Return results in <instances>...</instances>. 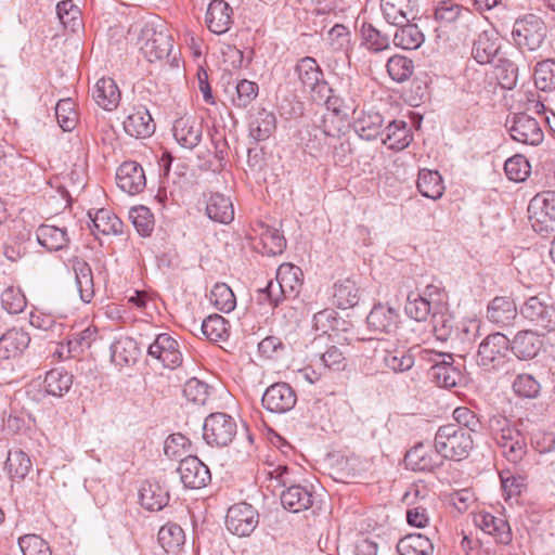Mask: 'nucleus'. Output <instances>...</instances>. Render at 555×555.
Here are the masks:
<instances>
[{"mask_svg":"<svg viewBox=\"0 0 555 555\" xmlns=\"http://www.w3.org/2000/svg\"><path fill=\"white\" fill-rule=\"evenodd\" d=\"M474 525L485 533L492 535L498 543L508 544L512 541V532L508 522L502 517H496L488 512L479 511L473 515Z\"/></svg>","mask_w":555,"mask_h":555,"instance_id":"17","label":"nucleus"},{"mask_svg":"<svg viewBox=\"0 0 555 555\" xmlns=\"http://www.w3.org/2000/svg\"><path fill=\"white\" fill-rule=\"evenodd\" d=\"M0 302L2 308L11 314L21 313L27 305L26 297L22 291L13 286L2 292Z\"/></svg>","mask_w":555,"mask_h":555,"instance_id":"57","label":"nucleus"},{"mask_svg":"<svg viewBox=\"0 0 555 555\" xmlns=\"http://www.w3.org/2000/svg\"><path fill=\"white\" fill-rule=\"evenodd\" d=\"M487 314L493 323L509 325L517 317L516 304L509 297H495L489 304Z\"/></svg>","mask_w":555,"mask_h":555,"instance_id":"33","label":"nucleus"},{"mask_svg":"<svg viewBox=\"0 0 555 555\" xmlns=\"http://www.w3.org/2000/svg\"><path fill=\"white\" fill-rule=\"evenodd\" d=\"M88 216L92 222L90 225L93 233H102L104 235H118L122 233L124 223L119 217L111 209L101 208L92 214L89 210Z\"/></svg>","mask_w":555,"mask_h":555,"instance_id":"29","label":"nucleus"},{"mask_svg":"<svg viewBox=\"0 0 555 555\" xmlns=\"http://www.w3.org/2000/svg\"><path fill=\"white\" fill-rule=\"evenodd\" d=\"M405 313L411 319L417 322H424L428 319V317L433 313L437 312V310L430 306V304L422 298L418 294H410L408 296V300L404 307Z\"/></svg>","mask_w":555,"mask_h":555,"instance_id":"51","label":"nucleus"},{"mask_svg":"<svg viewBox=\"0 0 555 555\" xmlns=\"http://www.w3.org/2000/svg\"><path fill=\"white\" fill-rule=\"evenodd\" d=\"M150 357L158 360L165 367L175 369L182 362V353L178 341L169 334H159L149 346Z\"/></svg>","mask_w":555,"mask_h":555,"instance_id":"14","label":"nucleus"},{"mask_svg":"<svg viewBox=\"0 0 555 555\" xmlns=\"http://www.w3.org/2000/svg\"><path fill=\"white\" fill-rule=\"evenodd\" d=\"M169 492L158 482L145 481L140 489V503L149 511H160L169 502Z\"/></svg>","mask_w":555,"mask_h":555,"instance_id":"31","label":"nucleus"},{"mask_svg":"<svg viewBox=\"0 0 555 555\" xmlns=\"http://www.w3.org/2000/svg\"><path fill=\"white\" fill-rule=\"evenodd\" d=\"M496 441L502 450V454L511 464L509 467L502 468L500 472L503 496L511 506H517L520 504V430L517 425L507 423L503 426Z\"/></svg>","mask_w":555,"mask_h":555,"instance_id":"1","label":"nucleus"},{"mask_svg":"<svg viewBox=\"0 0 555 555\" xmlns=\"http://www.w3.org/2000/svg\"><path fill=\"white\" fill-rule=\"evenodd\" d=\"M361 36L366 48L374 52L386 50L389 47L388 37L382 35L372 24L364 23L362 25Z\"/></svg>","mask_w":555,"mask_h":555,"instance_id":"58","label":"nucleus"},{"mask_svg":"<svg viewBox=\"0 0 555 555\" xmlns=\"http://www.w3.org/2000/svg\"><path fill=\"white\" fill-rule=\"evenodd\" d=\"M435 447L442 459L461 461L466 459L473 449L472 434L454 424L440 426L435 436Z\"/></svg>","mask_w":555,"mask_h":555,"instance_id":"3","label":"nucleus"},{"mask_svg":"<svg viewBox=\"0 0 555 555\" xmlns=\"http://www.w3.org/2000/svg\"><path fill=\"white\" fill-rule=\"evenodd\" d=\"M206 214L215 222L229 224L234 219L233 203L229 196L214 193L207 201Z\"/></svg>","mask_w":555,"mask_h":555,"instance_id":"30","label":"nucleus"},{"mask_svg":"<svg viewBox=\"0 0 555 555\" xmlns=\"http://www.w3.org/2000/svg\"><path fill=\"white\" fill-rule=\"evenodd\" d=\"M183 396L190 402L205 404L208 399V386L197 378H191L183 386Z\"/></svg>","mask_w":555,"mask_h":555,"instance_id":"60","label":"nucleus"},{"mask_svg":"<svg viewBox=\"0 0 555 555\" xmlns=\"http://www.w3.org/2000/svg\"><path fill=\"white\" fill-rule=\"evenodd\" d=\"M172 131L176 141L181 146L192 150L202 140L203 125L195 117L185 115L175 121Z\"/></svg>","mask_w":555,"mask_h":555,"instance_id":"19","label":"nucleus"},{"mask_svg":"<svg viewBox=\"0 0 555 555\" xmlns=\"http://www.w3.org/2000/svg\"><path fill=\"white\" fill-rule=\"evenodd\" d=\"M404 463L414 472H431L443 464V459L436 447L418 443L406 452Z\"/></svg>","mask_w":555,"mask_h":555,"instance_id":"13","label":"nucleus"},{"mask_svg":"<svg viewBox=\"0 0 555 555\" xmlns=\"http://www.w3.org/2000/svg\"><path fill=\"white\" fill-rule=\"evenodd\" d=\"M178 473L185 488L199 489L210 481L209 468L197 457L186 456L180 461Z\"/></svg>","mask_w":555,"mask_h":555,"instance_id":"15","label":"nucleus"},{"mask_svg":"<svg viewBox=\"0 0 555 555\" xmlns=\"http://www.w3.org/2000/svg\"><path fill=\"white\" fill-rule=\"evenodd\" d=\"M498 38L488 31L479 34L473 46V56L480 64L491 63L499 51Z\"/></svg>","mask_w":555,"mask_h":555,"instance_id":"47","label":"nucleus"},{"mask_svg":"<svg viewBox=\"0 0 555 555\" xmlns=\"http://www.w3.org/2000/svg\"><path fill=\"white\" fill-rule=\"evenodd\" d=\"M542 346V338L537 332L522 330V360L533 359Z\"/></svg>","mask_w":555,"mask_h":555,"instance_id":"62","label":"nucleus"},{"mask_svg":"<svg viewBox=\"0 0 555 555\" xmlns=\"http://www.w3.org/2000/svg\"><path fill=\"white\" fill-rule=\"evenodd\" d=\"M417 189L423 196L438 199L443 195L444 184L438 171L422 169L418 173Z\"/></svg>","mask_w":555,"mask_h":555,"instance_id":"39","label":"nucleus"},{"mask_svg":"<svg viewBox=\"0 0 555 555\" xmlns=\"http://www.w3.org/2000/svg\"><path fill=\"white\" fill-rule=\"evenodd\" d=\"M295 72L305 91L310 92L313 102L321 103L325 98V93L332 92V89L324 79L321 67L313 57L306 56L299 60Z\"/></svg>","mask_w":555,"mask_h":555,"instance_id":"6","label":"nucleus"},{"mask_svg":"<svg viewBox=\"0 0 555 555\" xmlns=\"http://www.w3.org/2000/svg\"><path fill=\"white\" fill-rule=\"evenodd\" d=\"M366 321L372 332L389 335L397 332L400 318L396 309L383 304H377L369 313Z\"/></svg>","mask_w":555,"mask_h":555,"instance_id":"18","label":"nucleus"},{"mask_svg":"<svg viewBox=\"0 0 555 555\" xmlns=\"http://www.w3.org/2000/svg\"><path fill=\"white\" fill-rule=\"evenodd\" d=\"M276 129V117L273 112L258 108L250 114L248 121L249 135L256 141L269 139Z\"/></svg>","mask_w":555,"mask_h":555,"instance_id":"24","label":"nucleus"},{"mask_svg":"<svg viewBox=\"0 0 555 555\" xmlns=\"http://www.w3.org/2000/svg\"><path fill=\"white\" fill-rule=\"evenodd\" d=\"M312 502V493L307 488L298 485H291L281 493L282 505L293 513L308 509Z\"/></svg>","mask_w":555,"mask_h":555,"instance_id":"36","label":"nucleus"},{"mask_svg":"<svg viewBox=\"0 0 555 555\" xmlns=\"http://www.w3.org/2000/svg\"><path fill=\"white\" fill-rule=\"evenodd\" d=\"M386 67L390 78L397 82L408 80L412 76L414 69L412 60L399 54L391 56L388 60Z\"/></svg>","mask_w":555,"mask_h":555,"instance_id":"54","label":"nucleus"},{"mask_svg":"<svg viewBox=\"0 0 555 555\" xmlns=\"http://www.w3.org/2000/svg\"><path fill=\"white\" fill-rule=\"evenodd\" d=\"M96 339L98 328L93 325H89L85 330L73 334L66 343L67 352L65 358H76L80 356L86 349H89Z\"/></svg>","mask_w":555,"mask_h":555,"instance_id":"45","label":"nucleus"},{"mask_svg":"<svg viewBox=\"0 0 555 555\" xmlns=\"http://www.w3.org/2000/svg\"><path fill=\"white\" fill-rule=\"evenodd\" d=\"M397 551L400 555H431L434 545L423 534H408L399 540Z\"/></svg>","mask_w":555,"mask_h":555,"instance_id":"41","label":"nucleus"},{"mask_svg":"<svg viewBox=\"0 0 555 555\" xmlns=\"http://www.w3.org/2000/svg\"><path fill=\"white\" fill-rule=\"evenodd\" d=\"M73 385V375L61 369H53L46 374L43 387L47 393L62 397Z\"/></svg>","mask_w":555,"mask_h":555,"instance_id":"43","label":"nucleus"},{"mask_svg":"<svg viewBox=\"0 0 555 555\" xmlns=\"http://www.w3.org/2000/svg\"><path fill=\"white\" fill-rule=\"evenodd\" d=\"M541 119L522 113V144L539 145L544 139Z\"/></svg>","mask_w":555,"mask_h":555,"instance_id":"56","label":"nucleus"},{"mask_svg":"<svg viewBox=\"0 0 555 555\" xmlns=\"http://www.w3.org/2000/svg\"><path fill=\"white\" fill-rule=\"evenodd\" d=\"M73 270L80 299L86 304L91 302L94 297V282L91 267L85 260L75 259L73 261Z\"/></svg>","mask_w":555,"mask_h":555,"instance_id":"35","label":"nucleus"},{"mask_svg":"<svg viewBox=\"0 0 555 555\" xmlns=\"http://www.w3.org/2000/svg\"><path fill=\"white\" fill-rule=\"evenodd\" d=\"M333 301L340 309L352 308L360 300V288L350 278L338 280L333 287Z\"/></svg>","mask_w":555,"mask_h":555,"instance_id":"34","label":"nucleus"},{"mask_svg":"<svg viewBox=\"0 0 555 555\" xmlns=\"http://www.w3.org/2000/svg\"><path fill=\"white\" fill-rule=\"evenodd\" d=\"M383 362L385 366L393 373H403L413 367L414 356L411 350L386 351L383 357Z\"/></svg>","mask_w":555,"mask_h":555,"instance_id":"52","label":"nucleus"},{"mask_svg":"<svg viewBox=\"0 0 555 555\" xmlns=\"http://www.w3.org/2000/svg\"><path fill=\"white\" fill-rule=\"evenodd\" d=\"M507 352H512L516 359H519V356L514 351V347H511L509 339L504 334H491L479 345L477 362L482 366L495 367L507 356Z\"/></svg>","mask_w":555,"mask_h":555,"instance_id":"11","label":"nucleus"},{"mask_svg":"<svg viewBox=\"0 0 555 555\" xmlns=\"http://www.w3.org/2000/svg\"><path fill=\"white\" fill-rule=\"evenodd\" d=\"M533 67V81L537 89L552 91L555 89V60L539 57Z\"/></svg>","mask_w":555,"mask_h":555,"instance_id":"38","label":"nucleus"},{"mask_svg":"<svg viewBox=\"0 0 555 555\" xmlns=\"http://www.w3.org/2000/svg\"><path fill=\"white\" fill-rule=\"evenodd\" d=\"M36 236L38 243L49 251L62 250L69 244V236L64 227L41 224L36 231Z\"/></svg>","mask_w":555,"mask_h":555,"instance_id":"28","label":"nucleus"},{"mask_svg":"<svg viewBox=\"0 0 555 555\" xmlns=\"http://www.w3.org/2000/svg\"><path fill=\"white\" fill-rule=\"evenodd\" d=\"M261 401L266 410L282 414L295 406L297 396L287 383H275L267 388Z\"/></svg>","mask_w":555,"mask_h":555,"instance_id":"12","label":"nucleus"},{"mask_svg":"<svg viewBox=\"0 0 555 555\" xmlns=\"http://www.w3.org/2000/svg\"><path fill=\"white\" fill-rule=\"evenodd\" d=\"M139 46L144 57L153 63L163 61L170 55L173 40L165 23L149 22L141 29Z\"/></svg>","mask_w":555,"mask_h":555,"instance_id":"2","label":"nucleus"},{"mask_svg":"<svg viewBox=\"0 0 555 555\" xmlns=\"http://www.w3.org/2000/svg\"><path fill=\"white\" fill-rule=\"evenodd\" d=\"M157 539L165 552L177 553L185 542V534L179 525L168 522L159 529Z\"/></svg>","mask_w":555,"mask_h":555,"instance_id":"44","label":"nucleus"},{"mask_svg":"<svg viewBox=\"0 0 555 555\" xmlns=\"http://www.w3.org/2000/svg\"><path fill=\"white\" fill-rule=\"evenodd\" d=\"M453 417L456 425L467 429L469 433L477 431L480 427V421L477 415L466 406H459L453 411Z\"/></svg>","mask_w":555,"mask_h":555,"instance_id":"64","label":"nucleus"},{"mask_svg":"<svg viewBox=\"0 0 555 555\" xmlns=\"http://www.w3.org/2000/svg\"><path fill=\"white\" fill-rule=\"evenodd\" d=\"M29 323L36 328L47 332L50 331L52 333H61L63 328L62 323H57L51 314L41 311L31 312Z\"/></svg>","mask_w":555,"mask_h":555,"instance_id":"63","label":"nucleus"},{"mask_svg":"<svg viewBox=\"0 0 555 555\" xmlns=\"http://www.w3.org/2000/svg\"><path fill=\"white\" fill-rule=\"evenodd\" d=\"M232 8L224 0H212L209 2L205 23L208 29L216 34H225L232 24Z\"/></svg>","mask_w":555,"mask_h":555,"instance_id":"20","label":"nucleus"},{"mask_svg":"<svg viewBox=\"0 0 555 555\" xmlns=\"http://www.w3.org/2000/svg\"><path fill=\"white\" fill-rule=\"evenodd\" d=\"M111 358L117 365L134 363L138 358L137 343L128 336L117 338L111 346Z\"/></svg>","mask_w":555,"mask_h":555,"instance_id":"40","label":"nucleus"},{"mask_svg":"<svg viewBox=\"0 0 555 555\" xmlns=\"http://www.w3.org/2000/svg\"><path fill=\"white\" fill-rule=\"evenodd\" d=\"M412 140L411 129L403 120H393L385 128L383 143L390 150L402 151L410 145Z\"/></svg>","mask_w":555,"mask_h":555,"instance_id":"32","label":"nucleus"},{"mask_svg":"<svg viewBox=\"0 0 555 555\" xmlns=\"http://www.w3.org/2000/svg\"><path fill=\"white\" fill-rule=\"evenodd\" d=\"M431 380L439 387H455L462 378L461 372L453 366V359L431 365L429 370Z\"/></svg>","mask_w":555,"mask_h":555,"instance_id":"42","label":"nucleus"},{"mask_svg":"<svg viewBox=\"0 0 555 555\" xmlns=\"http://www.w3.org/2000/svg\"><path fill=\"white\" fill-rule=\"evenodd\" d=\"M397 26L398 29L393 35V43L396 47L404 50H415L422 46L425 36L416 24L405 22Z\"/></svg>","mask_w":555,"mask_h":555,"instance_id":"37","label":"nucleus"},{"mask_svg":"<svg viewBox=\"0 0 555 555\" xmlns=\"http://www.w3.org/2000/svg\"><path fill=\"white\" fill-rule=\"evenodd\" d=\"M92 98L105 111H114L120 102V91L112 78H101L92 89Z\"/></svg>","mask_w":555,"mask_h":555,"instance_id":"26","label":"nucleus"},{"mask_svg":"<svg viewBox=\"0 0 555 555\" xmlns=\"http://www.w3.org/2000/svg\"><path fill=\"white\" fill-rule=\"evenodd\" d=\"M209 300L215 308L225 313L234 310L236 306L234 293L225 283H217L212 287Z\"/></svg>","mask_w":555,"mask_h":555,"instance_id":"50","label":"nucleus"},{"mask_svg":"<svg viewBox=\"0 0 555 555\" xmlns=\"http://www.w3.org/2000/svg\"><path fill=\"white\" fill-rule=\"evenodd\" d=\"M237 434L235 420L225 413H211L204 422L203 438L212 447L229 446Z\"/></svg>","mask_w":555,"mask_h":555,"instance_id":"7","label":"nucleus"},{"mask_svg":"<svg viewBox=\"0 0 555 555\" xmlns=\"http://www.w3.org/2000/svg\"><path fill=\"white\" fill-rule=\"evenodd\" d=\"M70 98L62 99L55 106V117L59 126L64 131H72L78 124V113Z\"/></svg>","mask_w":555,"mask_h":555,"instance_id":"49","label":"nucleus"},{"mask_svg":"<svg viewBox=\"0 0 555 555\" xmlns=\"http://www.w3.org/2000/svg\"><path fill=\"white\" fill-rule=\"evenodd\" d=\"M125 131L134 138L150 137L155 129L150 112L140 106L127 116L124 121Z\"/></svg>","mask_w":555,"mask_h":555,"instance_id":"27","label":"nucleus"},{"mask_svg":"<svg viewBox=\"0 0 555 555\" xmlns=\"http://www.w3.org/2000/svg\"><path fill=\"white\" fill-rule=\"evenodd\" d=\"M356 115L353 118V129L360 138L373 140L380 133L384 125V118L378 112L352 109Z\"/></svg>","mask_w":555,"mask_h":555,"instance_id":"25","label":"nucleus"},{"mask_svg":"<svg viewBox=\"0 0 555 555\" xmlns=\"http://www.w3.org/2000/svg\"><path fill=\"white\" fill-rule=\"evenodd\" d=\"M259 514L248 503L242 502L232 505L227 513V529L238 537H248L258 526Z\"/></svg>","mask_w":555,"mask_h":555,"instance_id":"10","label":"nucleus"},{"mask_svg":"<svg viewBox=\"0 0 555 555\" xmlns=\"http://www.w3.org/2000/svg\"><path fill=\"white\" fill-rule=\"evenodd\" d=\"M554 313L553 299L544 291L529 295L522 304V319L543 330L552 326Z\"/></svg>","mask_w":555,"mask_h":555,"instance_id":"8","label":"nucleus"},{"mask_svg":"<svg viewBox=\"0 0 555 555\" xmlns=\"http://www.w3.org/2000/svg\"><path fill=\"white\" fill-rule=\"evenodd\" d=\"M380 9L391 25H402L416 16L415 0H382Z\"/></svg>","mask_w":555,"mask_h":555,"instance_id":"22","label":"nucleus"},{"mask_svg":"<svg viewBox=\"0 0 555 555\" xmlns=\"http://www.w3.org/2000/svg\"><path fill=\"white\" fill-rule=\"evenodd\" d=\"M248 238L253 248L262 255L275 256L282 254L286 247L283 234L262 221L251 225Z\"/></svg>","mask_w":555,"mask_h":555,"instance_id":"9","label":"nucleus"},{"mask_svg":"<svg viewBox=\"0 0 555 555\" xmlns=\"http://www.w3.org/2000/svg\"><path fill=\"white\" fill-rule=\"evenodd\" d=\"M23 555H51L48 543L37 534H25L18 539Z\"/></svg>","mask_w":555,"mask_h":555,"instance_id":"59","label":"nucleus"},{"mask_svg":"<svg viewBox=\"0 0 555 555\" xmlns=\"http://www.w3.org/2000/svg\"><path fill=\"white\" fill-rule=\"evenodd\" d=\"M31 461L21 449L10 450L5 461V469L11 479L23 480L31 469Z\"/></svg>","mask_w":555,"mask_h":555,"instance_id":"46","label":"nucleus"},{"mask_svg":"<svg viewBox=\"0 0 555 555\" xmlns=\"http://www.w3.org/2000/svg\"><path fill=\"white\" fill-rule=\"evenodd\" d=\"M347 366V358L340 348L331 346L322 353L314 363L319 370L339 372Z\"/></svg>","mask_w":555,"mask_h":555,"instance_id":"48","label":"nucleus"},{"mask_svg":"<svg viewBox=\"0 0 555 555\" xmlns=\"http://www.w3.org/2000/svg\"><path fill=\"white\" fill-rule=\"evenodd\" d=\"M228 321L220 314H211L202 323V332L210 341L223 340L229 335Z\"/></svg>","mask_w":555,"mask_h":555,"instance_id":"53","label":"nucleus"},{"mask_svg":"<svg viewBox=\"0 0 555 555\" xmlns=\"http://www.w3.org/2000/svg\"><path fill=\"white\" fill-rule=\"evenodd\" d=\"M546 25L543 20L534 14H528L522 17V41L527 47V52L522 50V57L527 62H534L548 53L545 44Z\"/></svg>","mask_w":555,"mask_h":555,"instance_id":"5","label":"nucleus"},{"mask_svg":"<svg viewBox=\"0 0 555 555\" xmlns=\"http://www.w3.org/2000/svg\"><path fill=\"white\" fill-rule=\"evenodd\" d=\"M528 221L537 233H548L553 231V222L555 219L550 214L548 206L544 201L542 194H537L529 202L528 208Z\"/></svg>","mask_w":555,"mask_h":555,"instance_id":"21","label":"nucleus"},{"mask_svg":"<svg viewBox=\"0 0 555 555\" xmlns=\"http://www.w3.org/2000/svg\"><path fill=\"white\" fill-rule=\"evenodd\" d=\"M258 85L254 81L243 79L237 82L235 87V95L232 98V103L235 107H247L258 95Z\"/></svg>","mask_w":555,"mask_h":555,"instance_id":"55","label":"nucleus"},{"mask_svg":"<svg viewBox=\"0 0 555 555\" xmlns=\"http://www.w3.org/2000/svg\"><path fill=\"white\" fill-rule=\"evenodd\" d=\"M276 283L270 281L262 291L269 302L276 307L283 298H295L304 284L302 270L293 263H282L276 271Z\"/></svg>","mask_w":555,"mask_h":555,"instance_id":"4","label":"nucleus"},{"mask_svg":"<svg viewBox=\"0 0 555 555\" xmlns=\"http://www.w3.org/2000/svg\"><path fill=\"white\" fill-rule=\"evenodd\" d=\"M117 185L130 195L141 193L146 186L144 170L137 162H124L116 173Z\"/></svg>","mask_w":555,"mask_h":555,"instance_id":"16","label":"nucleus"},{"mask_svg":"<svg viewBox=\"0 0 555 555\" xmlns=\"http://www.w3.org/2000/svg\"><path fill=\"white\" fill-rule=\"evenodd\" d=\"M57 16L64 27H70L72 30H75L77 26L80 24L79 20V10L73 3L72 0H64L57 3L56 5Z\"/></svg>","mask_w":555,"mask_h":555,"instance_id":"61","label":"nucleus"},{"mask_svg":"<svg viewBox=\"0 0 555 555\" xmlns=\"http://www.w3.org/2000/svg\"><path fill=\"white\" fill-rule=\"evenodd\" d=\"M30 337L22 328H11L0 337V360L14 359L29 346Z\"/></svg>","mask_w":555,"mask_h":555,"instance_id":"23","label":"nucleus"}]
</instances>
